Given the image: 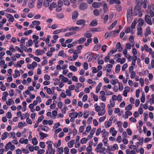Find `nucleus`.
Listing matches in <instances>:
<instances>
[{"mask_svg": "<svg viewBox=\"0 0 154 154\" xmlns=\"http://www.w3.org/2000/svg\"><path fill=\"white\" fill-rule=\"evenodd\" d=\"M5 11L7 12H10L11 11L13 13H17V11H16L10 8H8L7 9L5 10Z\"/></svg>", "mask_w": 154, "mask_h": 154, "instance_id": "37", "label": "nucleus"}, {"mask_svg": "<svg viewBox=\"0 0 154 154\" xmlns=\"http://www.w3.org/2000/svg\"><path fill=\"white\" fill-rule=\"evenodd\" d=\"M137 24V22L136 20H134L131 23V28L132 29H134L135 28V26Z\"/></svg>", "mask_w": 154, "mask_h": 154, "instance_id": "30", "label": "nucleus"}, {"mask_svg": "<svg viewBox=\"0 0 154 154\" xmlns=\"http://www.w3.org/2000/svg\"><path fill=\"white\" fill-rule=\"evenodd\" d=\"M39 135L40 136L42 137V139H44V138L47 137L48 136V134H46L42 132H40Z\"/></svg>", "mask_w": 154, "mask_h": 154, "instance_id": "25", "label": "nucleus"}, {"mask_svg": "<svg viewBox=\"0 0 154 154\" xmlns=\"http://www.w3.org/2000/svg\"><path fill=\"white\" fill-rule=\"evenodd\" d=\"M140 101L142 103H144L145 101V94L144 93H143L142 94V95L140 98Z\"/></svg>", "mask_w": 154, "mask_h": 154, "instance_id": "32", "label": "nucleus"}, {"mask_svg": "<svg viewBox=\"0 0 154 154\" xmlns=\"http://www.w3.org/2000/svg\"><path fill=\"white\" fill-rule=\"evenodd\" d=\"M119 32V30L113 31L110 33V36L111 37H115L118 35Z\"/></svg>", "mask_w": 154, "mask_h": 154, "instance_id": "4", "label": "nucleus"}, {"mask_svg": "<svg viewBox=\"0 0 154 154\" xmlns=\"http://www.w3.org/2000/svg\"><path fill=\"white\" fill-rule=\"evenodd\" d=\"M140 93V90L139 89H137L136 91V96L137 98L139 97Z\"/></svg>", "mask_w": 154, "mask_h": 154, "instance_id": "62", "label": "nucleus"}, {"mask_svg": "<svg viewBox=\"0 0 154 154\" xmlns=\"http://www.w3.org/2000/svg\"><path fill=\"white\" fill-rule=\"evenodd\" d=\"M51 37V36L49 35H48L47 36V38L46 39H45V38H44L43 39L44 41H45L46 43H47V44H48L49 42L50 41V38Z\"/></svg>", "mask_w": 154, "mask_h": 154, "instance_id": "41", "label": "nucleus"}, {"mask_svg": "<svg viewBox=\"0 0 154 154\" xmlns=\"http://www.w3.org/2000/svg\"><path fill=\"white\" fill-rule=\"evenodd\" d=\"M92 7L94 8H98L99 6L98 5L97 2H94L92 4Z\"/></svg>", "mask_w": 154, "mask_h": 154, "instance_id": "44", "label": "nucleus"}, {"mask_svg": "<svg viewBox=\"0 0 154 154\" xmlns=\"http://www.w3.org/2000/svg\"><path fill=\"white\" fill-rule=\"evenodd\" d=\"M88 140V139H87L86 138H85V137L82 138L80 140L81 143L82 144L85 143L86 142V141Z\"/></svg>", "mask_w": 154, "mask_h": 154, "instance_id": "31", "label": "nucleus"}, {"mask_svg": "<svg viewBox=\"0 0 154 154\" xmlns=\"http://www.w3.org/2000/svg\"><path fill=\"white\" fill-rule=\"evenodd\" d=\"M15 75H13V77L14 78H16L17 77L20 76V74L19 71L17 69H16L15 71Z\"/></svg>", "mask_w": 154, "mask_h": 154, "instance_id": "20", "label": "nucleus"}, {"mask_svg": "<svg viewBox=\"0 0 154 154\" xmlns=\"http://www.w3.org/2000/svg\"><path fill=\"white\" fill-rule=\"evenodd\" d=\"M97 20H93L90 23L89 25L91 26H97Z\"/></svg>", "mask_w": 154, "mask_h": 154, "instance_id": "11", "label": "nucleus"}, {"mask_svg": "<svg viewBox=\"0 0 154 154\" xmlns=\"http://www.w3.org/2000/svg\"><path fill=\"white\" fill-rule=\"evenodd\" d=\"M79 15V13L77 11H74L72 13V19L73 20H75L78 17Z\"/></svg>", "mask_w": 154, "mask_h": 154, "instance_id": "5", "label": "nucleus"}, {"mask_svg": "<svg viewBox=\"0 0 154 154\" xmlns=\"http://www.w3.org/2000/svg\"><path fill=\"white\" fill-rule=\"evenodd\" d=\"M86 40V38H81L77 40V42L79 44H80L83 43Z\"/></svg>", "mask_w": 154, "mask_h": 154, "instance_id": "16", "label": "nucleus"}, {"mask_svg": "<svg viewBox=\"0 0 154 154\" xmlns=\"http://www.w3.org/2000/svg\"><path fill=\"white\" fill-rule=\"evenodd\" d=\"M103 146V144L102 143H100L97 146V148L95 149V151H96V149H99L102 148Z\"/></svg>", "mask_w": 154, "mask_h": 154, "instance_id": "50", "label": "nucleus"}, {"mask_svg": "<svg viewBox=\"0 0 154 154\" xmlns=\"http://www.w3.org/2000/svg\"><path fill=\"white\" fill-rule=\"evenodd\" d=\"M11 102H13L14 103V101L12 99H9L8 100V101L6 102V103L8 105L10 106L11 105Z\"/></svg>", "mask_w": 154, "mask_h": 154, "instance_id": "39", "label": "nucleus"}, {"mask_svg": "<svg viewBox=\"0 0 154 154\" xmlns=\"http://www.w3.org/2000/svg\"><path fill=\"white\" fill-rule=\"evenodd\" d=\"M101 28L100 27H98L96 28H91L90 29V31L93 32H100L101 31Z\"/></svg>", "mask_w": 154, "mask_h": 154, "instance_id": "15", "label": "nucleus"}, {"mask_svg": "<svg viewBox=\"0 0 154 154\" xmlns=\"http://www.w3.org/2000/svg\"><path fill=\"white\" fill-rule=\"evenodd\" d=\"M116 80L118 82L119 84V91H122L123 89V86L122 85V83L121 82H119V81L118 79H116Z\"/></svg>", "mask_w": 154, "mask_h": 154, "instance_id": "26", "label": "nucleus"}, {"mask_svg": "<svg viewBox=\"0 0 154 154\" xmlns=\"http://www.w3.org/2000/svg\"><path fill=\"white\" fill-rule=\"evenodd\" d=\"M146 32L148 33L149 34H151V31L150 30V26H148L146 29Z\"/></svg>", "mask_w": 154, "mask_h": 154, "instance_id": "51", "label": "nucleus"}, {"mask_svg": "<svg viewBox=\"0 0 154 154\" xmlns=\"http://www.w3.org/2000/svg\"><path fill=\"white\" fill-rule=\"evenodd\" d=\"M131 146H133V147H134L133 148V149H136L137 152H139V149H137V148L135 145H131L129 146V148L130 149H132V148L131 147Z\"/></svg>", "mask_w": 154, "mask_h": 154, "instance_id": "42", "label": "nucleus"}, {"mask_svg": "<svg viewBox=\"0 0 154 154\" xmlns=\"http://www.w3.org/2000/svg\"><path fill=\"white\" fill-rule=\"evenodd\" d=\"M87 4L84 2H82L81 3L79 6V9L82 10H85L87 9Z\"/></svg>", "mask_w": 154, "mask_h": 154, "instance_id": "2", "label": "nucleus"}, {"mask_svg": "<svg viewBox=\"0 0 154 154\" xmlns=\"http://www.w3.org/2000/svg\"><path fill=\"white\" fill-rule=\"evenodd\" d=\"M132 16V10H128L127 11V20H128L129 19H131V17Z\"/></svg>", "mask_w": 154, "mask_h": 154, "instance_id": "7", "label": "nucleus"}, {"mask_svg": "<svg viewBox=\"0 0 154 154\" xmlns=\"http://www.w3.org/2000/svg\"><path fill=\"white\" fill-rule=\"evenodd\" d=\"M32 30H30L28 31H26L24 33V35H28L32 33Z\"/></svg>", "mask_w": 154, "mask_h": 154, "instance_id": "38", "label": "nucleus"}, {"mask_svg": "<svg viewBox=\"0 0 154 154\" xmlns=\"http://www.w3.org/2000/svg\"><path fill=\"white\" fill-rule=\"evenodd\" d=\"M8 133L7 132H5L2 135V140H4L6 139L7 137V134Z\"/></svg>", "mask_w": 154, "mask_h": 154, "instance_id": "24", "label": "nucleus"}, {"mask_svg": "<svg viewBox=\"0 0 154 154\" xmlns=\"http://www.w3.org/2000/svg\"><path fill=\"white\" fill-rule=\"evenodd\" d=\"M9 95L11 97H12L14 95V91L13 89H11L9 91Z\"/></svg>", "mask_w": 154, "mask_h": 154, "instance_id": "61", "label": "nucleus"}, {"mask_svg": "<svg viewBox=\"0 0 154 154\" xmlns=\"http://www.w3.org/2000/svg\"><path fill=\"white\" fill-rule=\"evenodd\" d=\"M58 149V152H59L58 154H62L63 153V147H60Z\"/></svg>", "mask_w": 154, "mask_h": 154, "instance_id": "46", "label": "nucleus"}, {"mask_svg": "<svg viewBox=\"0 0 154 154\" xmlns=\"http://www.w3.org/2000/svg\"><path fill=\"white\" fill-rule=\"evenodd\" d=\"M109 18V16L107 14L105 15L104 18V22L105 23H106L107 21Z\"/></svg>", "mask_w": 154, "mask_h": 154, "instance_id": "57", "label": "nucleus"}, {"mask_svg": "<svg viewBox=\"0 0 154 154\" xmlns=\"http://www.w3.org/2000/svg\"><path fill=\"white\" fill-rule=\"evenodd\" d=\"M49 5V2L47 0H44L43 5L45 7H48Z\"/></svg>", "mask_w": 154, "mask_h": 154, "instance_id": "35", "label": "nucleus"}, {"mask_svg": "<svg viewBox=\"0 0 154 154\" xmlns=\"http://www.w3.org/2000/svg\"><path fill=\"white\" fill-rule=\"evenodd\" d=\"M75 140H71L67 143L68 146L69 148H72L73 147Z\"/></svg>", "mask_w": 154, "mask_h": 154, "instance_id": "17", "label": "nucleus"}, {"mask_svg": "<svg viewBox=\"0 0 154 154\" xmlns=\"http://www.w3.org/2000/svg\"><path fill=\"white\" fill-rule=\"evenodd\" d=\"M103 10L105 13H106L108 10V5L106 3H105L104 5Z\"/></svg>", "mask_w": 154, "mask_h": 154, "instance_id": "23", "label": "nucleus"}, {"mask_svg": "<svg viewBox=\"0 0 154 154\" xmlns=\"http://www.w3.org/2000/svg\"><path fill=\"white\" fill-rule=\"evenodd\" d=\"M45 144L44 142H41L40 143V146L42 148H45Z\"/></svg>", "mask_w": 154, "mask_h": 154, "instance_id": "54", "label": "nucleus"}, {"mask_svg": "<svg viewBox=\"0 0 154 154\" xmlns=\"http://www.w3.org/2000/svg\"><path fill=\"white\" fill-rule=\"evenodd\" d=\"M58 55L59 56H62L63 57H67V55L66 54L64 53V51L63 50L60 51L59 52Z\"/></svg>", "mask_w": 154, "mask_h": 154, "instance_id": "13", "label": "nucleus"}, {"mask_svg": "<svg viewBox=\"0 0 154 154\" xmlns=\"http://www.w3.org/2000/svg\"><path fill=\"white\" fill-rule=\"evenodd\" d=\"M112 122H111V124H110L109 121H105L104 124L105 128H107L111 126L112 125Z\"/></svg>", "mask_w": 154, "mask_h": 154, "instance_id": "22", "label": "nucleus"}, {"mask_svg": "<svg viewBox=\"0 0 154 154\" xmlns=\"http://www.w3.org/2000/svg\"><path fill=\"white\" fill-rule=\"evenodd\" d=\"M40 22L38 21L34 20L32 22V24L34 25H40Z\"/></svg>", "mask_w": 154, "mask_h": 154, "instance_id": "43", "label": "nucleus"}, {"mask_svg": "<svg viewBox=\"0 0 154 154\" xmlns=\"http://www.w3.org/2000/svg\"><path fill=\"white\" fill-rule=\"evenodd\" d=\"M142 4H137L135 6L134 9L136 11H139L141 9V5Z\"/></svg>", "mask_w": 154, "mask_h": 154, "instance_id": "18", "label": "nucleus"}, {"mask_svg": "<svg viewBox=\"0 0 154 154\" xmlns=\"http://www.w3.org/2000/svg\"><path fill=\"white\" fill-rule=\"evenodd\" d=\"M64 153L65 154H68L69 152V149L67 146H66L64 149Z\"/></svg>", "mask_w": 154, "mask_h": 154, "instance_id": "49", "label": "nucleus"}, {"mask_svg": "<svg viewBox=\"0 0 154 154\" xmlns=\"http://www.w3.org/2000/svg\"><path fill=\"white\" fill-rule=\"evenodd\" d=\"M85 20L84 19L79 20L76 22V24L78 25H83L85 24Z\"/></svg>", "mask_w": 154, "mask_h": 154, "instance_id": "12", "label": "nucleus"}, {"mask_svg": "<svg viewBox=\"0 0 154 154\" xmlns=\"http://www.w3.org/2000/svg\"><path fill=\"white\" fill-rule=\"evenodd\" d=\"M117 21L116 20L111 25V26L108 27L109 30H111L116 24Z\"/></svg>", "mask_w": 154, "mask_h": 154, "instance_id": "21", "label": "nucleus"}, {"mask_svg": "<svg viewBox=\"0 0 154 154\" xmlns=\"http://www.w3.org/2000/svg\"><path fill=\"white\" fill-rule=\"evenodd\" d=\"M126 48L127 49H130L131 48V44L129 43H128L126 44Z\"/></svg>", "mask_w": 154, "mask_h": 154, "instance_id": "56", "label": "nucleus"}, {"mask_svg": "<svg viewBox=\"0 0 154 154\" xmlns=\"http://www.w3.org/2000/svg\"><path fill=\"white\" fill-rule=\"evenodd\" d=\"M6 17L7 18H9L8 21L9 22H13L14 21V17L11 14H7L6 15Z\"/></svg>", "mask_w": 154, "mask_h": 154, "instance_id": "8", "label": "nucleus"}, {"mask_svg": "<svg viewBox=\"0 0 154 154\" xmlns=\"http://www.w3.org/2000/svg\"><path fill=\"white\" fill-rule=\"evenodd\" d=\"M32 143L34 145H36L38 144V141L36 137L33 138L32 140Z\"/></svg>", "mask_w": 154, "mask_h": 154, "instance_id": "34", "label": "nucleus"}, {"mask_svg": "<svg viewBox=\"0 0 154 154\" xmlns=\"http://www.w3.org/2000/svg\"><path fill=\"white\" fill-rule=\"evenodd\" d=\"M49 128L46 126H43L42 128V130L47 132L49 131Z\"/></svg>", "mask_w": 154, "mask_h": 154, "instance_id": "52", "label": "nucleus"}, {"mask_svg": "<svg viewBox=\"0 0 154 154\" xmlns=\"http://www.w3.org/2000/svg\"><path fill=\"white\" fill-rule=\"evenodd\" d=\"M60 125V123L59 122H57L55 124H54L53 128L54 129H55L56 128H58Z\"/></svg>", "mask_w": 154, "mask_h": 154, "instance_id": "55", "label": "nucleus"}, {"mask_svg": "<svg viewBox=\"0 0 154 154\" xmlns=\"http://www.w3.org/2000/svg\"><path fill=\"white\" fill-rule=\"evenodd\" d=\"M101 46V45L100 44H98L97 45H96L93 48L94 51H97Z\"/></svg>", "mask_w": 154, "mask_h": 154, "instance_id": "27", "label": "nucleus"}, {"mask_svg": "<svg viewBox=\"0 0 154 154\" xmlns=\"http://www.w3.org/2000/svg\"><path fill=\"white\" fill-rule=\"evenodd\" d=\"M144 121H146L148 118V114L147 112H145L144 113Z\"/></svg>", "mask_w": 154, "mask_h": 154, "instance_id": "60", "label": "nucleus"}, {"mask_svg": "<svg viewBox=\"0 0 154 154\" xmlns=\"http://www.w3.org/2000/svg\"><path fill=\"white\" fill-rule=\"evenodd\" d=\"M7 117L9 119H10L12 117V114L11 112H8L6 114Z\"/></svg>", "mask_w": 154, "mask_h": 154, "instance_id": "64", "label": "nucleus"}, {"mask_svg": "<svg viewBox=\"0 0 154 154\" xmlns=\"http://www.w3.org/2000/svg\"><path fill=\"white\" fill-rule=\"evenodd\" d=\"M45 53V52L44 50L40 49L36 50L35 52V54L37 56L41 55Z\"/></svg>", "mask_w": 154, "mask_h": 154, "instance_id": "9", "label": "nucleus"}, {"mask_svg": "<svg viewBox=\"0 0 154 154\" xmlns=\"http://www.w3.org/2000/svg\"><path fill=\"white\" fill-rule=\"evenodd\" d=\"M116 10L119 11H122V7L120 5H117L116 7Z\"/></svg>", "mask_w": 154, "mask_h": 154, "instance_id": "48", "label": "nucleus"}, {"mask_svg": "<svg viewBox=\"0 0 154 154\" xmlns=\"http://www.w3.org/2000/svg\"><path fill=\"white\" fill-rule=\"evenodd\" d=\"M84 69L85 70H87L88 69V63L86 62H85L83 63Z\"/></svg>", "mask_w": 154, "mask_h": 154, "instance_id": "45", "label": "nucleus"}, {"mask_svg": "<svg viewBox=\"0 0 154 154\" xmlns=\"http://www.w3.org/2000/svg\"><path fill=\"white\" fill-rule=\"evenodd\" d=\"M138 24L137 26V27L138 26H140L141 27L143 26L144 23L143 20L141 18H139L138 20Z\"/></svg>", "mask_w": 154, "mask_h": 154, "instance_id": "14", "label": "nucleus"}, {"mask_svg": "<svg viewBox=\"0 0 154 154\" xmlns=\"http://www.w3.org/2000/svg\"><path fill=\"white\" fill-rule=\"evenodd\" d=\"M131 79L134 78L135 76L136 73L134 71H133L131 72Z\"/></svg>", "mask_w": 154, "mask_h": 154, "instance_id": "58", "label": "nucleus"}, {"mask_svg": "<svg viewBox=\"0 0 154 154\" xmlns=\"http://www.w3.org/2000/svg\"><path fill=\"white\" fill-rule=\"evenodd\" d=\"M137 28V35H140L142 33V28L140 26H138Z\"/></svg>", "mask_w": 154, "mask_h": 154, "instance_id": "19", "label": "nucleus"}, {"mask_svg": "<svg viewBox=\"0 0 154 154\" xmlns=\"http://www.w3.org/2000/svg\"><path fill=\"white\" fill-rule=\"evenodd\" d=\"M132 105L131 104H129V105L126 106L125 108V109L126 110H131L132 108Z\"/></svg>", "mask_w": 154, "mask_h": 154, "instance_id": "36", "label": "nucleus"}, {"mask_svg": "<svg viewBox=\"0 0 154 154\" xmlns=\"http://www.w3.org/2000/svg\"><path fill=\"white\" fill-rule=\"evenodd\" d=\"M109 3L110 5H112L115 3L120 4L121 2L119 0H110Z\"/></svg>", "mask_w": 154, "mask_h": 154, "instance_id": "10", "label": "nucleus"}, {"mask_svg": "<svg viewBox=\"0 0 154 154\" xmlns=\"http://www.w3.org/2000/svg\"><path fill=\"white\" fill-rule=\"evenodd\" d=\"M87 56L86 60L88 62H91V61L94 55L91 52H89L85 54V57Z\"/></svg>", "mask_w": 154, "mask_h": 154, "instance_id": "1", "label": "nucleus"}, {"mask_svg": "<svg viewBox=\"0 0 154 154\" xmlns=\"http://www.w3.org/2000/svg\"><path fill=\"white\" fill-rule=\"evenodd\" d=\"M66 93L68 96L70 97L71 96V92L69 89H67L66 90Z\"/></svg>", "mask_w": 154, "mask_h": 154, "instance_id": "63", "label": "nucleus"}, {"mask_svg": "<svg viewBox=\"0 0 154 154\" xmlns=\"http://www.w3.org/2000/svg\"><path fill=\"white\" fill-rule=\"evenodd\" d=\"M88 31H87V32H88ZM84 36L87 38H89L92 36V35L90 33L87 32L84 34Z\"/></svg>", "mask_w": 154, "mask_h": 154, "instance_id": "40", "label": "nucleus"}, {"mask_svg": "<svg viewBox=\"0 0 154 154\" xmlns=\"http://www.w3.org/2000/svg\"><path fill=\"white\" fill-rule=\"evenodd\" d=\"M62 32V30L61 29H58L55 30L54 31L53 33V34H57L61 32Z\"/></svg>", "mask_w": 154, "mask_h": 154, "instance_id": "59", "label": "nucleus"}, {"mask_svg": "<svg viewBox=\"0 0 154 154\" xmlns=\"http://www.w3.org/2000/svg\"><path fill=\"white\" fill-rule=\"evenodd\" d=\"M81 30V29L78 26L73 27L69 29V30L70 31H79Z\"/></svg>", "mask_w": 154, "mask_h": 154, "instance_id": "6", "label": "nucleus"}, {"mask_svg": "<svg viewBox=\"0 0 154 154\" xmlns=\"http://www.w3.org/2000/svg\"><path fill=\"white\" fill-rule=\"evenodd\" d=\"M93 14L96 16H98L100 14L99 10L97 9H95L93 11Z\"/></svg>", "mask_w": 154, "mask_h": 154, "instance_id": "29", "label": "nucleus"}, {"mask_svg": "<svg viewBox=\"0 0 154 154\" xmlns=\"http://www.w3.org/2000/svg\"><path fill=\"white\" fill-rule=\"evenodd\" d=\"M120 65L119 64H118L116 66L115 68V72L116 73H118L120 71Z\"/></svg>", "mask_w": 154, "mask_h": 154, "instance_id": "33", "label": "nucleus"}, {"mask_svg": "<svg viewBox=\"0 0 154 154\" xmlns=\"http://www.w3.org/2000/svg\"><path fill=\"white\" fill-rule=\"evenodd\" d=\"M69 69L74 72H75L77 70V68L73 65H71L69 67Z\"/></svg>", "mask_w": 154, "mask_h": 154, "instance_id": "28", "label": "nucleus"}, {"mask_svg": "<svg viewBox=\"0 0 154 154\" xmlns=\"http://www.w3.org/2000/svg\"><path fill=\"white\" fill-rule=\"evenodd\" d=\"M128 65L127 63L124 64L122 67V70L124 71L125 69L127 67Z\"/></svg>", "mask_w": 154, "mask_h": 154, "instance_id": "53", "label": "nucleus"}, {"mask_svg": "<svg viewBox=\"0 0 154 154\" xmlns=\"http://www.w3.org/2000/svg\"><path fill=\"white\" fill-rule=\"evenodd\" d=\"M57 17L59 19H62L64 17L63 14L59 13L57 15Z\"/></svg>", "mask_w": 154, "mask_h": 154, "instance_id": "47", "label": "nucleus"}, {"mask_svg": "<svg viewBox=\"0 0 154 154\" xmlns=\"http://www.w3.org/2000/svg\"><path fill=\"white\" fill-rule=\"evenodd\" d=\"M145 20L146 22L148 24L151 25L152 23L150 16L148 14L145 15Z\"/></svg>", "mask_w": 154, "mask_h": 154, "instance_id": "3", "label": "nucleus"}]
</instances>
